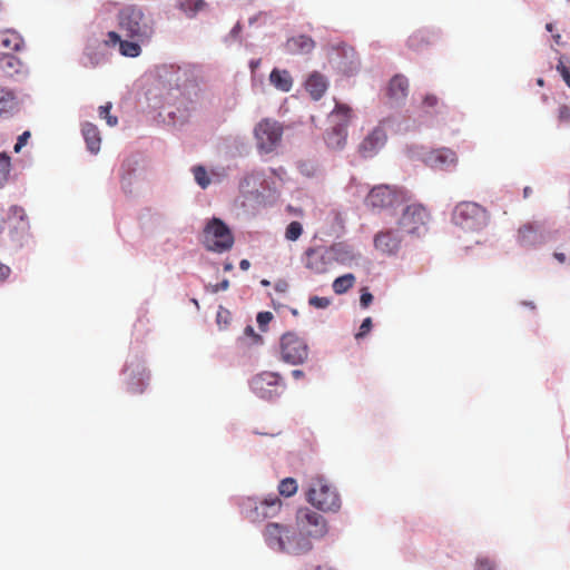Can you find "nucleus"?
Here are the masks:
<instances>
[{"instance_id":"41","label":"nucleus","mask_w":570,"mask_h":570,"mask_svg":"<svg viewBox=\"0 0 570 570\" xmlns=\"http://www.w3.org/2000/svg\"><path fill=\"white\" fill-rule=\"evenodd\" d=\"M333 249L336 252V258L341 262H344L346 258L353 259L355 258V255L350 254L348 250H345L344 246L337 245L333 247Z\"/></svg>"},{"instance_id":"47","label":"nucleus","mask_w":570,"mask_h":570,"mask_svg":"<svg viewBox=\"0 0 570 570\" xmlns=\"http://www.w3.org/2000/svg\"><path fill=\"white\" fill-rule=\"evenodd\" d=\"M10 214L13 216V217H17L19 218L20 220H23L26 218V212L22 207H19V206H12L10 208Z\"/></svg>"},{"instance_id":"29","label":"nucleus","mask_w":570,"mask_h":570,"mask_svg":"<svg viewBox=\"0 0 570 570\" xmlns=\"http://www.w3.org/2000/svg\"><path fill=\"white\" fill-rule=\"evenodd\" d=\"M178 6L186 16L194 17L197 12L205 9L206 2L204 0H179Z\"/></svg>"},{"instance_id":"53","label":"nucleus","mask_w":570,"mask_h":570,"mask_svg":"<svg viewBox=\"0 0 570 570\" xmlns=\"http://www.w3.org/2000/svg\"><path fill=\"white\" fill-rule=\"evenodd\" d=\"M245 333L247 335L254 336L256 340H261V336L255 334L254 328L252 326H246Z\"/></svg>"},{"instance_id":"38","label":"nucleus","mask_w":570,"mask_h":570,"mask_svg":"<svg viewBox=\"0 0 570 570\" xmlns=\"http://www.w3.org/2000/svg\"><path fill=\"white\" fill-rule=\"evenodd\" d=\"M557 70L561 75L563 81L570 88V66H567L566 63H563L562 60H559V63L557 66Z\"/></svg>"},{"instance_id":"54","label":"nucleus","mask_w":570,"mask_h":570,"mask_svg":"<svg viewBox=\"0 0 570 570\" xmlns=\"http://www.w3.org/2000/svg\"><path fill=\"white\" fill-rule=\"evenodd\" d=\"M556 257V259H558V262L560 263H564L566 262V255L563 253H554L553 255Z\"/></svg>"},{"instance_id":"9","label":"nucleus","mask_w":570,"mask_h":570,"mask_svg":"<svg viewBox=\"0 0 570 570\" xmlns=\"http://www.w3.org/2000/svg\"><path fill=\"white\" fill-rule=\"evenodd\" d=\"M430 214L421 204L409 205L399 220L400 227L410 235L422 236L428 232Z\"/></svg>"},{"instance_id":"25","label":"nucleus","mask_w":570,"mask_h":570,"mask_svg":"<svg viewBox=\"0 0 570 570\" xmlns=\"http://www.w3.org/2000/svg\"><path fill=\"white\" fill-rule=\"evenodd\" d=\"M445 107L443 101L434 94H425L419 105L421 112L425 115H436Z\"/></svg>"},{"instance_id":"3","label":"nucleus","mask_w":570,"mask_h":570,"mask_svg":"<svg viewBox=\"0 0 570 570\" xmlns=\"http://www.w3.org/2000/svg\"><path fill=\"white\" fill-rule=\"evenodd\" d=\"M452 222L464 230L479 232L488 225L489 213L474 202H461L453 209Z\"/></svg>"},{"instance_id":"24","label":"nucleus","mask_w":570,"mask_h":570,"mask_svg":"<svg viewBox=\"0 0 570 570\" xmlns=\"http://www.w3.org/2000/svg\"><path fill=\"white\" fill-rule=\"evenodd\" d=\"M352 110L346 105L337 104L335 109L332 112V117H342L344 124H340L338 128H334L333 135L337 138L336 146L341 147L345 142V134L343 127L346 125L347 120L351 118Z\"/></svg>"},{"instance_id":"31","label":"nucleus","mask_w":570,"mask_h":570,"mask_svg":"<svg viewBox=\"0 0 570 570\" xmlns=\"http://www.w3.org/2000/svg\"><path fill=\"white\" fill-rule=\"evenodd\" d=\"M0 56V68L3 71H18L19 67L21 66V62L17 57H14L12 53H3Z\"/></svg>"},{"instance_id":"34","label":"nucleus","mask_w":570,"mask_h":570,"mask_svg":"<svg viewBox=\"0 0 570 570\" xmlns=\"http://www.w3.org/2000/svg\"><path fill=\"white\" fill-rule=\"evenodd\" d=\"M193 174L196 183L202 187L206 188L210 184V179L208 178L207 171L203 166H195L193 168Z\"/></svg>"},{"instance_id":"19","label":"nucleus","mask_w":570,"mask_h":570,"mask_svg":"<svg viewBox=\"0 0 570 570\" xmlns=\"http://www.w3.org/2000/svg\"><path fill=\"white\" fill-rule=\"evenodd\" d=\"M22 46L23 39L17 31H0V55L19 51Z\"/></svg>"},{"instance_id":"27","label":"nucleus","mask_w":570,"mask_h":570,"mask_svg":"<svg viewBox=\"0 0 570 570\" xmlns=\"http://www.w3.org/2000/svg\"><path fill=\"white\" fill-rule=\"evenodd\" d=\"M431 43V35L428 31H416L407 39V46L415 52L422 51Z\"/></svg>"},{"instance_id":"11","label":"nucleus","mask_w":570,"mask_h":570,"mask_svg":"<svg viewBox=\"0 0 570 570\" xmlns=\"http://www.w3.org/2000/svg\"><path fill=\"white\" fill-rule=\"evenodd\" d=\"M297 521L302 530L309 537H323L326 533V521L318 513L311 509H301L297 513Z\"/></svg>"},{"instance_id":"37","label":"nucleus","mask_w":570,"mask_h":570,"mask_svg":"<svg viewBox=\"0 0 570 570\" xmlns=\"http://www.w3.org/2000/svg\"><path fill=\"white\" fill-rule=\"evenodd\" d=\"M311 306L315 308H326L331 304V299L327 297L312 296L308 299Z\"/></svg>"},{"instance_id":"16","label":"nucleus","mask_w":570,"mask_h":570,"mask_svg":"<svg viewBox=\"0 0 570 570\" xmlns=\"http://www.w3.org/2000/svg\"><path fill=\"white\" fill-rule=\"evenodd\" d=\"M386 134L383 128H374L360 144L358 153L363 158H371L385 145Z\"/></svg>"},{"instance_id":"48","label":"nucleus","mask_w":570,"mask_h":570,"mask_svg":"<svg viewBox=\"0 0 570 570\" xmlns=\"http://www.w3.org/2000/svg\"><path fill=\"white\" fill-rule=\"evenodd\" d=\"M10 274H11V268L8 265L0 262V282L7 281L10 276Z\"/></svg>"},{"instance_id":"15","label":"nucleus","mask_w":570,"mask_h":570,"mask_svg":"<svg viewBox=\"0 0 570 570\" xmlns=\"http://www.w3.org/2000/svg\"><path fill=\"white\" fill-rule=\"evenodd\" d=\"M402 238L397 232L386 229L379 232L374 237L375 248L384 255H396L401 248Z\"/></svg>"},{"instance_id":"60","label":"nucleus","mask_w":570,"mask_h":570,"mask_svg":"<svg viewBox=\"0 0 570 570\" xmlns=\"http://www.w3.org/2000/svg\"><path fill=\"white\" fill-rule=\"evenodd\" d=\"M554 39H556V41H557V42H559L560 35H556V36H554Z\"/></svg>"},{"instance_id":"20","label":"nucleus","mask_w":570,"mask_h":570,"mask_svg":"<svg viewBox=\"0 0 570 570\" xmlns=\"http://www.w3.org/2000/svg\"><path fill=\"white\" fill-rule=\"evenodd\" d=\"M268 80L276 90L282 92H289L294 85L291 72L281 68H274L269 73Z\"/></svg>"},{"instance_id":"39","label":"nucleus","mask_w":570,"mask_h":570,"mask_svg":"<svg viewBox=\"0 0 570 570\" xmlns=\"http://www.w3.org/2000/svg\"><path fill=\"white\" fill-rule=\"evenodd\" d=\"M372 328V320L371 317H366L365 320H363L360 328H358V332L356 333V338H362L364 337Z\"/></svg>"},{"instance_id":"61","label":"nucleus","mask_w":570,"mask_h":570,"mask_svg":"<svg viewBox=\"0 0 570 570\" xmlns=\"http://www.w3.org/2000/svg\"><path fill=\"white\" fill-rule=\"evenodd\" d=\"M328 144L332 145V136L328 137Z\"/></svg>"},{"instance_id":"57","label":"nucleus","mask_w":570,"mask_h":570,"mask_svg":"<svg viewBox=\"0 0 570 570\" xmlns=\"http://www.w3.org/2000/svg\"><path fill=\"white\" fill-rule=\"evenodd\" d=\"M537 82L539 86H543V79L539 78Z\"/></svg>"},{"instance_id":"45","label":"nucleus","mask_w":570,"mask_h":570,"mask_svg":"<svg viewBox=\"0 0 570 570\" xmlns=\"http://www.w3.org/2000/svg\"><path fill=\"white\" fill-rule=\"evenodd\" d=\"M229 312L223 307H220L217 312V323L219 326H227L229 320Z\"/></svg>"},{"instance_id":"32","label":"nucleus","mask_w":570,"mask_h":570,"mask_svg":"<svg viewBox=\"0 0 570 570\" xmlns=\"http://www.w3.org/2000/svg\"><path fill=\"white\" fill-rule=\"evenodd\" d=\"M279 494L288 498L296 493L297 491V482L293 478H286L282 480L278 484Z\"/></svg>"},{"instance_id":"21","label":"nucleus","mask_w":570,"mask_h":570,"mask_svg":"<svg viewBox=\"0 0 570 570\" xmlns=\"http://www.w3.org/2000/svg\"><path fill=\"white\" fill-rule=\"evenodd\" d=\"M327 86L326 78L317 71L311 73L305 82V88L314 100H318L323 97L327 90Z\"/></svg>"},{"instance_id":"13","label":"nucleus","mask_w":570,"mask_h":570,"mask_svg":"<svg viewBox=\"0 0 570 570\" xmlns=\"http://www.w3.org/2000/svg\"><path fill=\"white\" fill-rule=\"evenodd\" d=\"M424 160L428 166L442 170H449L456 167L459 161L456 153L446 147L431 150L425 155Z\"/></svg>"},{"instance_id":"1","label":"nucleus","mask_w":570,"mask_h":570,"mask_svg":"<svg viewBox=\"0 0 570 570\" xmlns=\"http://www.w3.org/2000/svg\"><path fill=\"white\" fill-rule=\"evenodd\" d=\"M263 535L266 544L271 549L281 552L302 554L312 549L309 539L304 537L302 533H297L294 529L281 523H267Z\"/></svg>"},{"instance_id":"33","label":"nucleus","mask_w":570,"mask_h":570,"mask_svg":"<svg viewBox=\"0 0 570 570\" xmlns=\"http://www.w3.org/2000/svg\"><path fill=\"white\" fill-rule=\"evenodd\" d=\"M10 169V157L4 153L0 154V187H2L8 181Z\"/></svg>"},{"instance_id":"62","label":"nucleus","mask_w":570,"mask_h":570,"mask_svg":"<svg viewBox=\"0 0 570 570\" xmlns=\"http://www.w3.org/2000/svg\"><path fill=\"white\" fill-rule=\"evenodd\" d=\"M524 194H525V195H527V194H529V188H528V187H527V188H524Z\"/></svg>"},{"instance_id":"63","label":"nucleus","mask_w":570,"mask_h":570,"mask_svg":"<svg viewBox=\"0 0 570 570\" xmlns=\"http://www.w3.org/2000/svg\"><path fill=\"white\" fill-rule=\"evenodd\" d=\"M262 284L263 285H268V282L267 281H263Z\"/></svg>"},{"instance_id":"5","label":"nucleus","mask_w":570,"mask_h":570,"mask_svg":"<svg viewBox=\"0 0 570 570\" xmlns=\"http://www.w3.org/2000/svg\"><path fill=\"white\" fill-rule=\"evenodd\" d=\"M282 500L275 495H268L263 500L256 498H244L240 503L242 514L250 522H262L276 517L282 509Z\"/></svg>"},{"instance_id":"18","label":"nucleus","mask_w":570,"mask_h":570,"mask_svg":"<svg viewBox=\"0 0 570 570\" xmlns=\"http://www.w3.org/2000/svg\"><path fill=\"white\" fill-rule=\"evenodd\" d=\"M286 50L293 55H307L315 48V41L305 35H299L287 39L285 43Z\"/></svg>"},{"instance_id":"8","label":"nucleus","mask_w":570,"mask_h":570,"mask_svg":"<svg viewBox=\"0 0 570 570\" xmlns=\"http://www.w3.org/2000/svg\"><path fill=\"white\" fill-rule=\"evenodd\" d=\"M253 132L257 150L261 154H269L279 146L284 128L283 125L275 119L263 118L256 124Z\"/></svg>"},{"instance_id":"51","label":"nucleus","mask_w":570,"mask_h":570,"mask_svg":"<svg viewBox=\"0 0 570 570\" xmlns=\"http://www.w3.org/2000/svg\"><path fill=\"white\" fill-rule=\"evenodd\" d=\"M292 376L295 380H301V379H303L305 376V373L302 370H293L292 371Z\"/></svg>"},{"instance_id":"17","label":"nucleus","mask_w":570,"mask_h":570,"mask_svg":"<svg viewBox=\"0 0 570 570\" xmlns=\"http://www.w3.org/2000/svg\"><path fill=\"white\" fill-rule=\"evenodd\" d=\"M518 240L522 246H535L544 242L541 226L534 223H527L518 230Z\"/></svg>"},{"instance_id":"26","label":"nucleus","mask_w":570,"mask_h":570,"mask_svg":"<svg viewBox=\"0 0 570 570\" xmlns=\"http://www.w3.org/2000/svg\"><path fill=\"white\" fill-rule=\"evenodd\" d=\"M305 266L315 274L325 273L327 269L324 255L312 248L306 252Z\"/></svg>"},{"instance_id":"35","label":"nucleus","mask_w":570,"mask_h":570,"mask_svg":"<svg viewBox=\"0 0 570 570\" xmlns=\"http://www.w3.org/2000/svg\"><path fill=\"white\" fill-rule=\"evenodd\" d=\"M302 234H303L302 224L298 222H292L286 227L285 237L288 240L295 242L301 237Z\"/></svg>"},{"instance_id":"2","label":"nucleus","mask_w":570,"mask_h":570,"mask_svg":"<svg viewBox=\"0 0 570 570\" xmlns=\"http://www.w3.org/2000/svg\"><path fill=\"white\" fill-rule=\"evenodd\" d=\"M118 27L128 39L148 42L154 33V21L137 6H127L118 12Z\"/></svg>"},{"instance_id":"52","label":"nucleus","mask_w":570,"mask_h":570,"mask_svg":"<svg viewBox=\"0 0 570 570\" xmlns=\"http://www.w3.org/2000/svg\"><path fill=\"white\" fill-rule=\"evenodd\" d=\"M239 267H240V269H242V271H247V269H249V267H250V263H249V261H248V259H242V261L239 262Z\"/></svg>"},{"instance_id":"22","label":"nucleus","mask_w":570,"mask_h":570,"mask_svg":"<svg viewBox=\"0 0 570 570\" xmlns=\"http://www.w3.org/2000/svg\"><path fill=\"white\" fill-rule=\"evenodd\" d=\"M387 95L395 101L404 100L409 95V80L403 75H395L389 83Z\"/></svg>"},{"instance_id":"12","label":"nucleus","mask_w":570,"mask_h":570,"mask_svg":"<svg viewBox=\"0 0 570 570\" xmlns=\"http://www.w3.org/2000/svg\"><path fill=\"white\" fill-rule=\"evenodd\" d=\"M104 43L107 47H119V52L124 57L136 58L141 53L142 41L135 39H122L121 36L116 31H108Z\"/></svg>"},{"instance_id":"49","label":"nucleus","mask_w":570,"mask_h":570,"mask_svg":"<svg viewBox=\"0 0 570 570\" xmlns=\"http://www.w3.org/2000/svg\"><path fill=\"white\" fill-rule=\"evenodd\" d=\"M228 287H229V281L228 279H224L220 283H218L216 285H213L212 286V292L213 293H217L219 291H226V289H228Z\"/></svg>"},{"instance_id":"43","label":"nucleus","mask_w":570,"mask_h":570,"mask_svg":"<svg viewBox=\"0 0 570 570\" xmlns=\"http://www.w3.org/2000/svg\"><path fill=\"white\" fill-rule=\"evenodd\" d=\"M273 318V314L271 312H261L257 314V323L261 328H264Z\"/></svg>"},{"instance_id":"58","label":"nucleus","mask_w":570,"mask_h":570,"mask_svg":"<svg viewBox=\"0 0 570 570\" xmlns=\"http://www.w3.org/2000/svg\"><path fill=\"white\" fill-rule=\"evenodd\" d=\"M3 224H4V220H3V219H1V220H0V232H1V230H2V228H3Z\"/></svg>"},{"instance_id":"42","label":"nucleus","mask_w":570,"mask_h":570,"mask_svg":"<svg viewBox=\"0 0 570 570\" xmlns=\"http://www.w3.org/2000/svg\"><path fill=\"white\" fill-rule=\"evenodd\" d=\"M373 302V295L368 292V289L362 288L361 291V297H360V304L363 308H367L371 303Z\"/></svg>"},{"instance_id":"44","label":"nucleus","mask_w":570,"mask_h":570,"mask_svg":"<svg viewBox=\"0 0 570 570\" xmlns=\"http://www.w3.org/2000/svg\"><path fill=\"white\" fill-rule=\"evenodd\" d=\"M558 119L561 122L570 121V107L567 105H562L558 109Z\"/></svg>"},{"instance_id":"56","label":"nucleus","mask_w":570,"mask_h":570,"mask_svg":"<svg viewBox=\"0 0 570 570\" xmlns=\"http://www.w3.org/2000/svg\"><path fill=\"white\" fill-rule=\"evenodd\" d=\"M546 28H547V30H548V31H552L553 26H552V23H548V24L546 26Z\"/></svg>"},{"instance_id":"30","label":"nucleus","mask_w":570,"mask_h":570,"mask_svg":"<svg viewBox=\"0 0 570 570\" xmlns=\"http://www.w3.org/2000/svg\"><path fill=\"white\" fill-rule=\"evenodd\" d=\"M14 108V96L12 92L0 88V116L9 114Z\"/></svg>"},{"instance_id":"4","label":"nucleus","mask_w":570,"mask_h":570,"mask_svg":"<svg viewBox=\"0 0 570 570\" xmlns=\"http://www.w3.org/2000/svg\"><path fill=\"white\" fill-rule=\"evenodd\" d=\"M307 500L312 505L324 512H336L341 508L338 493L323 476H315L311 480Z\"/></svg>"},{"instance_id":"36","label":"nucleus","mask_w":570,"mask_h":570,"mask_svg":"<svg viewBox=\"0 0 570 570\" xmlns=\"http://www.w3.org/2000/svg\"><path fill=\"white\" fill-rule=\"evenodd\" d=\"M110 109H111V104L108 102L104 106H100L99 107V116L100 118H104L106 119L107 124L110 126V127H114L118 124V119L116 116H112L110 115Z\"/></svg>"},{"instance_id":"55","label":"nucleus","mask_w":570,"mask_h":570,"mask_svg":"<svg viewBox=\"0 0 570 570\" xmlns=\"http://www.w3.org/2000/svg\"><path fill=\"white\" fill-rule=\"evenodd\" d=\"M224 269H225L226 272L232 271V269H233V264H232V263H227V264H225Z\"/></svg>"},{"instance_id":"23","label":"nucleus","mask_w":570,"mask_h":570,"mask_svg":"<svg viewBox=\"0 0 570 570\" xmlns=\"http://www.w3.org/2000/svg\"><path fill=\"white\" fill-rule=\"evenodd\" d=\"M83 139L90 153L97 154L100 150L101 137L98 127L91 122H85L81 127Z\"/></svg>"},{"instance_id":"7","label":"nucleus","mask_w":570,"mask_h":570,"mask_svg":"<svg viewBox=\"0 0 570 570\" xmlns=\"http://www.w3.org/2000/svg\"><path fill=\"white\" fill-rule=\"evenodd\" d=\"M203 243L210 252L224 253L233 247L234 236L222 219L214 217L204 228Z\"/></svg>"},{"instance_id":"14","label":"nucleus","mask_w":570,"mask_h":570,"mask_svg":"<svg viewBox=\"0 0 570 570\" xmlns=\"http://www.w3.org/2000/svg\"><path fill=\"white\" fill-rule=\"evenodd\" d=\"M396 199V190L389 185H379L371 189L365 204L371 208H386L392 206Z\"/></svg>"},{"instance_id":"10","label":"nucleus","mask_w":570,"mask_h":570,"mask_svg":"<svg viewBox=\"0 0 570 570\" xmlns=\"http://www.w3.org/2000/svg\"><path fill=\"white\" fill-rule=\"evenodd\" d=\"M252 390L262 399L271 400L284 389L283 377L275 372L257 374L250 382Z\"/></svg>"},{"instance_id":"59","label":"nucleus","mask_w":570,"mask_h":570,"mask_svg":"<svg viewBox=\"0 0 570 570\" xmlns=\"http://www.w3.org/2000/svg\"><path fill=\"white\" fill-rule=\"evenodd\" d=\"M315 570H328V569H326V568H324V567L318 566V567H316V569H315Z\"/></svg>"},{"instance_id":"50","label":"nucleus","mask_w":570,"mask_h":570,"mask_svg":"<svg viewBox=\"0 0 570 570\" xmlns=\"http://www.w3.org/2000/svg\"><path fill=\"white\" fill-rule=\"evenodd\" d=\"M262 60L261 59H253L249 62V68L252 73L256 72V70L259 68Z\"/></svg>"},{"instance_id":"6","label":"nucleus","mask_w":570,"mask_h":570,"mask_svg":"<svg viewBox=\"0 0 570 570\" xmlns=\"http://www.w3.org/2000/svg\"><path fill=\"white\" fill-rule=\"evenodd\" d=\"M278 350L279 358L289 365H302L309 356L307 341L295 332H286L281 336Z\"/></svg>"},{"instance_id":"40","label":"nucleus","mask_w":570,"mask_h":570,"mask_svg":"<svg viewBox=\"0 0 570 570\" xmlns=\"http://www.w3.org/2000/svg\"><path fill=\"white\" fill-rule=\"evenodd\" d=\"M30 136H31L30 131L27 130V131H23L18 137L17 142H16V145L13 147L14 153H19L22 149V147L27 145Z\"/></svg>"},{"instance_id":"28","label":"nucleus","mask_w":570,"mask_h":570,"mask_svg":"<svg viewBox=\"0 0 570 570\" xmlns=\"http://www.w3.org/2000/svg\"><path fill=\"white\" fill-rule=\"evenodd\" d=\"M356 282L354 274L347 273L334 279L332 287L335 294L342 295L351 289Z\"/></svg>"},{"instance_id":"46","label":"nucleus","mask_w":570,"mask_h":570,"mask_svg":"<svg viewBox=\"0 0 570 570\" xmlns=\"http://www.w3.org/2000/svg\"><path fill=\"white\" fill-rule=\"evenodd\" d=\"M476 570H494V564L489 559H480L476 562Z\"/></svg>"}]
</instances>
